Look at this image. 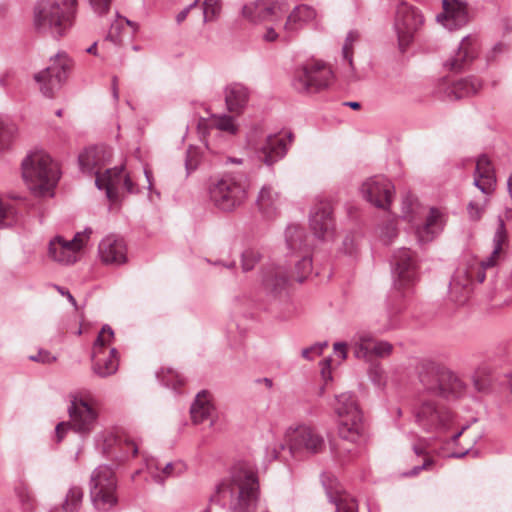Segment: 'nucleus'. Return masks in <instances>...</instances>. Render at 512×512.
<instances>
[{"label":"nucleus","instance_id":"69168bd1","mask_svg":"<svg viewBox=\"0 0 512 512\" xmlns=\"http://www.w3.org/2000/svg\"><path fill=\"white\" fill-rule=\"evenodd\" d=\"M199 0H194L191 4H189L187 7H185L182 11H180L176 16V21L178 24L183 22L186 17L188 16L191 9L197 6Z\"/></svg>","mask_w":512,"mask_h":512},{"label":"nucleus","instance_id":"4c0bfd02","mask_svg":"<svg viewBox=\"0 0 512 512\" xmlns=\"http://www.w3.org/2000/svg\"><path fill=\"white\" fill-rule=\"evenodd\" d=\"M374 337L369 332H359L354 338V356L358 359L371 360L373 357Z\"/></svg>","mask_w":512,"mask_h":512},{"label":"nucleus","instance_id":"473e14b6","mask_svg":"<svg viewBox=\"0 0 512 512\" xmlns=\"http://www.w3.org/2000/svg\"><path fill=\"white\" fill-rule=\"evenodd\" d=\"M443 214L436 208H431L425 223L417 229L419 242L427 243L432 241L443 229Z\"/></svg>","mask_w":512,"mask_h":512},{"label":"nucleus","instance_id":"13d9d810","mask_svg":"<svg viewBox=\"0 0 512 512\" xmlns=\"http://www.w3.org/2000/svg\"><path fill=\"white\" fill-rule=\"evenodd\" d=\"M93 11L102 16L109 12L112 0H89Z\"/></svg>","mask_w":512,"mask_h":512},{"label":"nucleus","instance_id":"7c9ffc66","mask_svg":"<svg viewBox=\"0 0 512 512\" xmlns=\"http://www.w3.org/2000/svg\"><path fill=\"white\" fill-rule=\"evenodd\" d=\"M507 240L505 224L502 218L498 219V227L493 236V249L489 256L480 261L483 269H490L496 267L503 259L504 251L503 244Z\"/></svg>","mask_w":512,"mask_h":512},{"label":"nucleus","instance_id":"58836bf2","mask_svg":"<svg viewBox=\"0 0 512 512\" xmlns=\"http://www.w3.org/2000/svg\"><path fill=\"white\" fill-rule=\"evenodd\" d=\"M187 470V466L180 460L166 462L162 468V473L156 474V483L164 484L165 480L170 477L182 475Z\"/></svg>","mask_w":512,"mask_h":512},{"label":"nucleus","instance_id":"603ef678","mask_svg":"<svg viewBox=\"0 0 512 512\" xmlns=\"http://www.w3.org/2000/svg\"><path fill=\"white\" fill-rule=\"evenodd\" d=\"M14 214L13 207L0 200V227L9 225L14 219Z\"/></svg>","mask_w":512,"mask_h":512},{"label":"nucleus","instance_id":"20e7f679","mask_svg":"<svg viewBox=\"0 0 512 512\" xmlns=\"http://www.w3.org/2000/svg\"><path fill=\"white\" fill-rule=\"evenodd\" d=\"M22 175L33 194L53 196V189L59 180V171L48 154L37 151L27 155L22 162Z\"/></svg>","mask_w":512,"mask_h":512},{"label":"nucleus","instance_id":"f3484780","mask_svg":"<svg viewBox=\"0 0 512 512\" xmlns=\"http://www.w3.org/2000/svg\"><path fill=\"white\" fill-rule=\"evenodd\" d=\"M426 389L446 399H455L461 397L465 393L464 382L451 370L439 368L435 373V380L427 383L422 380Z\"/></svg>","mask_w":512,"mask_h":512},{"label":"nucleus","instance_id":"37998d69","mask_svg":"<svg viewBox=\"0 0 512 512\" xmlns=\"http://www.w3.org/2000/svg\"><path fill=\"white\" fill-rule=\"evenodd\" d=\"M222 12V4L219 0H204L203 19L204 22H212L218 19Z\"/></svg>","mask_w":512,"mask_h":512},{"label":"nucleus","instance_id":"b1692460","mask_svg":"<svg viewBox=\"0 0 512 512\" xmlns=\"http://www.w3.org/2000/svg\"><path fill=\"white\" fill-rule=\"evenodd\" d=\"M481 264L475 270L471 271H458L457 275L450 282V295L458 303H463L469 294V285L472 280L478 283L484 282L486 278L485 271Z\"/></svg>","mask_w":512,"mask_h":512},{"label":"nucleus","instance_id":"39448f33","mask_svg":"<svg viewBox=\"0 0 512 512\" xmlns=\"http://www.w3.org/2000/svg\"><path fill=\"white\" fill-rule=\"evenodd\" d=\"M69 421L57 424L55 431L58 442L69 430L79 434L81 437H88L96 428L99 413L96 409V401L90 394H73L70 397L68 406Z\"/></svg>","mask_w":512,"mask_h":512},{"label":"nucleus","instance_id":"ea45409f","mask_svg":"<svg viewBox=\"0 0 512 512\" xmlns=\"http://www.w3.org/2000/svg\"><path fill=\"white\" fill-rule=\"evenodd\" d=\"M158 380L166 387L176 389L184 383L182 376L172 368H161L156 373Z\"/></svg>","mask_w":512,"mask_h":512},{"label":"nucleus","instance_id":"a18cd8bd","mask_svg":"<svg viewBox=\"0 0 512 512\" xmlns=\"http://www.w3.org/2000/svg\"><path fill=\"white\" fill-rule=\"evenodd\" d=\"M286 243L291 250L298 248V241H301L303 231L296 225L288 226L285 232Z\"/></svg>","mask_w":512,"mask_h":512},{"label":"nucleus","instance_id":"ddd939ff","mask_svg":"<svg viewBox=\"0 0 512 512\" xmlns=\"http://www.w3.org/2000/svg\"><path fill=\"white\" fill-rule=\"evenodd\" d=\"M392 267L395 289L399 291L408 289L417 281L418 262L410 249H398L393 255Z\"/></svg>","mask_w":512,"mask_h":512},{"label":"nucleus","instance_id":"09e8293b","mask_svg":"<svg viewBox=\"0 0 512 512\" xmlns=\"http://www.w3.org/2000/svg\"><path fill=\"white\" fill-rule=\"evenodd\" d=\"M259 259H260V254L256 250H253V249L245 250L242 253V259H241L243 270L244 271L252 270L254 268V266L256 265V263L259 261Z\"/></svg>","mask_w":512,"mask_h":512},{"label":"nucleus","instance_id":"412c9836","mask_svg":"<svg viewBox=\"0 0 512 512\" xmlns=\"http://www.w3.org/2000/svg\"><path fill=\"white\" fill-rule=\"evenodd\" d=\"M100 260L108 265H122L127 261V245L115 234L105 236L98 245Z\"/></svg>","mask_w":512,"mask_h":512},{"label":"nucleus","instance_id":"4d7b16f0","mask_svg":"<svg viewBox=\"0 0 512 512\" xmlns=\"http://www.w3.org/2000/svg\"><path fill=\"white\" fill-rule=\"evenodd\" d=\"M393 350L392 344L387 341H375L373 344V356L385 357L391 354Z\"/></svg>","mask_w":512,"mask_h":512},{"label":"nucleus","instance_id":"9d476101","mask_svg":"<svg viewBox=\"0 0 512 512\" xmlns=\"http://www.w3.org/2000/svg\"><path fill=\"white\" fill-rule=\"evenodd\" d=\"M92 233L93 230L87 227L84 231L77 232L71 240L55 236L49 242V256L60 264H74L79 260L80 252L87 245Z\"/></svg>","mask_w":512,"mask_h":512},{"label":"nucleus","instance_id":"3c124183","mask_svg":"<svg viewBox=\"0 0 512 512\" xmlns=\"http://www.w3.org/2000/svg\"><path fill=\"white\" fill-rule=\"evenodd\" d=\"M16 494L24 510L28 511L33 508V497L27 487L24 485L18 486Z\"/></svg>","mask_w":512,"mask_h":512},{"label":"nucleus","instance_id":"f8f14e48","mask_svg":"<svg viewBox=\"0 0 512 512\" xmlns=\"http://www.w3.org/2000/svg\"><path fill=\"white\" fill-rule=\"evenodd\" d=\"M422 23L423 16L418 9L404 2L397 6L394 28L402 52L412 42L414 34Z\"/></svg>","mask_w":512,"mask_h":512},{"label":"nucleus","instance_id":"cd10ccee","mask_svg":"<svg viewBox=\"0 0 512 512\" xmlns=\"http://www.w3.org/2000/svg\"><path fill=\"white\" fill-rule=\"evenodd\" d=\"M477 49L473 39L466 36L462 39L457 51L445 61L444 66L452 71H461L476 57Z\"/></svg>","mask_w":512,"mask_h":512},{"label":"nucleus","instance_id":"e2e57ef3","mask_svg":"<svg viewBox=\"0 0 512 512\" xmlns=\"http://www.w3.org/2000/svg\"><path fill=\"white\" fill-rule=\"evenodd\" d=\"M433 464V461L430 458H426L421 465L414 466L410 471L406 472V476H416L420 473V471L424 469H428Z\"/></svg>","mask_w":512,"mask_h":512},{"label":"nucleus","instance_id":"bb28decb","mask_svg":"<svg viewBox=\"0 0 512 512\" xmlns=\"http://www.w3.org/2000/svg\"><path fill=\"white\" fill-rule=\"evenodd\" d=\"M291 141V133L288 135V140L277 135H269L259 151V158L266 165H273L286 155L288 142L290 143Z\"/></svg>","mask_w":512,"mask_h":512},{"label":"nucleus","instance_id":"c03bdc74","mask_svg":"<svg viewBox=\"0 0 512 512\" xmlns=\"http://www.w3.org/2000/svg\"><path fill=\"white\" fill-rule=\"evenodd\" d=\"M359 39V33L357 31H350L345 39V42L342 47V56L343 59L348 62L351 70H354L353 66V45Z\"/></svg>","mask_w":512,"mask_h":512},{"label":"nucleus","instance_id":"de8ad7c7","mask_svg":"<svg viewBox=\"0 0 512 512\" xmlns=\"http://www.w3.org/2000/svg\"><path fill=\"white\" fill-rule=\"evenodd\" d=\"M116 16H117V18L111 24L110 29L107 33L106 39L111 41L114 44H119L121 41L120 32L123 29L124 25H123V21H122V16H120L119 14H116Z\"/></svg>","mask_w":512,"mask_h":512},{"label":"nucleus","instance_id":"f704fd0d","mask_svg":"<svg viewBox=\"0 0 512 512\" xmlns=\"http://www.w3.org/2000/svg\"><path fill=\"white\" fill-rule=\"evenodd\" d=\"M205 198L206 200L219 210L223 209L224 205V175L216 174L209 177L205 183Z\"/></svg>","mask_w":512,"mask_h":512},{"label":"nucleus","instance_id":"4be33fe9","mask_svg":"<svg viewBox=\"0 0 512 512\" xmlns=\"http://www.w3.org/2000/svg\"><path fill=\"white\" fill-rule=\"evenodd\" d=\"M285 3L273 2L271 0H254L242 8V15L252 23H260L273 20L277 11H284Z\"/></svg>","mask_w":512,"mask_h":512},{"label":"nucleus","instance_id":"393cba45","mask_svg":"<svg viewBox=\"0 0 512 512\" xmlns=\"http://www.w3.org/2000/svg\"><path fill=\"white\" fill-rule=\"evenodd\" d=\"M110 150L106 147H90L79 155V165L84 173L89 175H102L101 169L109 162Z\"/></svg>","mask_w":512,"mask_h":512},{"label":"nucleus","instance_id":"4468645a","mask_svg":"<svg viewBox=\"0 0 512 512\" xmlns=\"http://www.w3.org/2000/svg\"><path fill=\"white\" fill-rule=\"evenodd\" d=\"M249 91L241 83L226 87V134L236 135L241 127L240 117L248 103Z\"/></svg>","mask_w":512,"mask_h":512},{"label":"nucleus","instance_id":"7ed1b4c3","mask_svg":"<svg viewBox=\"0 0 512 512\" xmlns=\"http://www.w3.org/2000/svg\"><path fill=\"white\" fill-rule=\"evenodd\" d=\"M231 512H255L259 501V482L249 461H237L230 469Z\"/></svg>","mask_w":512,"mask_h":512},{"label":"nucleus","instance_id":"79ce46f5","mask_svg":"<svg viewBox=\"0 0 512 512\" xmlns=\"http://www.w3.org/2000/svg\"><path fill=\"white\" fill-rule=\"evenodd\" d=\"M16 131V126L9 119L0 117V150L9 145Z\"/></svg>","mask_w":512,"mask_h":512},{"label":"nucleus","instance_id":"8fccbe9b","mask_svg":"<svg viewBox=\"0 0 512 512\" xmlns=\"http://www.w3.org/2000/svg\"><path fill=\"white\" fill-rule=\"evenodd\" d=\"M335 505V512H358L356 501L348 496H339L335 501Z\"/></svg>","mask_w":512,"mask_h":512},{"label":"nucleus","instance_id":"338daca9","mask_svg":"<svg viewBox=\"0 0 512 512\" xmlns=\"http://www.w3.org/2000/svg\"><path fill=\"white\" fill-rule=\"evenodd\" d=\"M55 289L64 297L67 298V300L72 304V306L77 309V302L73 295L69 292V290L65 289L64 287L55 285Z\"/></svg>","mask_w":512,"mask_h":512},{"label":"nucleus","instance_id":"bf43d9fd","mask_svg":"<svg viewBox=\"0 0 512 512\" xmlns=\"http://www.w3.org/2000/svg\"><path fill=\"white\" fill-rule=\"evenodd\" d=\"M56 356L52 355L49 351L40 349L37 354L29 356V360L39 362L42 364H50L56 361Z\"/></svg>","mask_w":512,"mask_h":512},{"label":"nucleus","instance_id":"0eeeda50","mask_svg":"<svg viewBox=\"0 0 512 512\" xmlns=\"http://www.w3.org/2000/svg\"><path fill=\"white\" fill-rule=\"evenodd\" d=\"M332 79L329 66L320 61H309L295 69L292 86L299 93H316L327 88Z\"/></svg>","mask_w":512,"mask_h":512},{"label":"nucleus","instance_id":"c9c22d12","mask_svg":"<svg viewBox=\"0 0 512 512\" xmlns=\"http://www.w3.org/2000/svg\"><path fill=\"white\" fill-rule=\"evenodd\" d=\"M287 283L288 276L284 267H271L264 273L263 286L269 293H280L285 289Z\"/></svg>","mask_w":512,"mask_h":512},{"label":"nucleus","instance_id":"e433bc0d","mask_svg":"<svg viewBox=\"0 0 512 512\" xmlns=\"http://www.w3.org/2000/svg\"><path fill=\"white\" fill-rule=\"evenodd\" d=\"M482 87V82L475 77L460 79L449 88L450 98L461 99L476 94Z\"/></svg>","mask_w":512,"mask_h":512},{"label":"nucleus","instance_id":"a878e982","mask_svg":"<svg viewBox=\"0 0 512 512\" xmlns=\"http://www.w3.org/2000/svg\"><path fill=\"white\" fill-rule=\"evenodd\" d=\"M474 185L486 195H491L495 190L496 176L490 159L486 155H480L476 161L474 171Z\"/></svg>","mask_w":512,"mask_h":512},{"label":"nucleus","instance_id":"a211bd4d","mask_svg":"<svg viewBox=\"0 0 512 512\" xmlns=\"http://www.w3.org/2000/svg\"><path fill=\"white\" fill-rule=\"evenodd\" d=\"M360 191L362 196L375 207L389 209L394 195V186L384 176H373L362 184Z\"/></svg>","mask_w":512,"mask_h":512},{"label":"nucleus","instance_id":"2eb2a0df","mask_svg":"<svg viewBox=\"0 0 512 512\" xmlns=\"http://www.w3.org/2000/svg\"><path fill=\"white\" fill-rule=\"evenodd\" d=\"M290 452L296 454H317L325 446L323 437L312 427L300 425L287 431Z\"/></svg>","mask_w":512,"mask_h":512},{"label":"nucleus","instance_id":"774afa93","mask_svg":"<svg viewBox=\"0 0 512 512\" xmlns=\"http://www.w3.org/2000/svg\"><path fill=\"white\" fill-rule=\"evenodd\" d=\"M124 446L127 454L135 456L138 453V445L131 439H125Z\"/></svg>","mask_w":512,"mask_h":512},{"label":"nucleus","instance_id":"864d4df0","mask_svg":"<svg viewBox=\"0 0 512 512\" xmlns=\"http://www.w3.org/2000/svg\"><path fill=\"white\" fill-rule=\"evenodd\" d=\"M199 162H200V158H199L198 150L194 147H189V149L187 151V157L185 160V167H186L188 174L197 169Z\"/></svg>","mask_w":512,"mask_h":512},{"label":"nucleus","instance_id":"5701e85b","mask_svg":"<svg viewBox=\"0 0 512 512\" xmlns=\"http://www.w3.org/2000/svg\"><path fill=\"white\" fill-rule=\"evenodd\" d=\"M443 13L437 15L436 19L445 28L452 31L468 23L467 6L460 0H443Z\"/></svg>","mask_w":512,"mask_h":512},{"label":"nucleus","instance_id":"2f4dec72","mask_svg":"<svg viewBox=\"0 0 512 512\" xmlns=\"http://www.w3.org/2000/svg\"><path fill=\"white\" fill-rule=\"evenodd\" d=\"M316 17V11L313 7L301 4L291 11L284 24V30L287 33H295L302 29L306 24L313 21Z\"/></svg>","mask_w":512,"mask_h":512},{"label":"nucleus","instance_id":"c756f323","mask_svg":"<svg viewBox=\"0 0 512 512\" xmlns=\"http://www.w3.org/2000/svg\"><path fill=\"white\" fill-rule=\"evenodd\" d=\"M191 419L193 423L199 424L205 420L214 423L215 407L207 391L199 392L190 408Z\"/></svg>","mask_w":512,"mask_h":512},{"label":"nucleus","instance_id":"052dcab7","mask_svg":"<svg viewBox=\"0 0 512 512\" xmlns=\"http://www.w3.org/2000/svg\"><path fill=\"white\" fill-rule=\"evenodd\" d=\"M397 323L394 321L390 314H385L382 319H377V327L376 330L379 333L386 332L390 329L396 327Z\"/></svg>","mask_w":512,"mask_h":512},{"label":"nucleus","instance_id":"6e6d98bb","mask_svg":"<svg viewBox=\"0 0 512 512\" xmlns=\"http://www.w3.org/2000/svg\"><path fill=\"white\" fill-rule=\"evenodd\" d=\"M146 468L152 479L156 482V474L162 473V468L164 463L155 457H150L145 459Z\"/></svg>","mask_w":512,"mask_h":512},{"label":"nucleus","instance_id":"f03ea898","mask_svg":"<svg viewBox=\"0 0 512 512\" xmlns=\"http://www.w3.org/2000/svg\"><path fill=\"white\" fill-rule=\"evenodd\" d=\"M77 0H42L34 8L33 25L37 32L53 38L64 36L72 27Z\"/></svg>","mask_w":512,"mask_h":512},{"label":"nucleus","instance_id":"dca6fc26","mask_svg":"<svg viewBox=\"0 0 512 512\" xmlns=\"http://www.w3.org/2000/svg\"><path fill=\"white\" fill-rule=\"evenodd\" d=\"M99 190H105L111 201H116L121 192L136 193L138 190L123 166L106 169L95 178Z\"/></svg>","mask_w":512,"mask_h":512},{"label":"nucleus","instance_id":"1a4fd4ad","mask_svg":"<svg viewBox=\"0 0 512 512\" xmlns=\"http://www.w3.org/2000/svg\"><path fill=\"white\" fill-rule=\"evenodd\" d=\"M114 338V331L109 325H104L99 332L92 350V369L99 377L105 378L118 370L119 359L116 348H111L106 354L108 346Z\"/></svg>","mask_w":512,"mask_h":512},{"label":"nucleus","instance_id":"f257e3e1","mask_svg":"<svg viewBox=\"0 0 512 512\" xmlns=\"http://www.w3.org/2000/svg\"><path fill=\"white\" fill-rule=\"evenodd\" d=\"M334 410L340 418V423L339 440L334 444L333 450L336 457L344 459L356 453L357 448L365 441L363 416L351 393L336 396Z\"/></svg>","mask_w":512,"mask_h":512},{"label":"nucleus","instance_id":"680f3d73","mask_svg":"<svg viewBox=\"0 0 512 512\" xmlns=\"http://www.w3.org/2000/svg\"><path fill=\"white\" fill-rule=\"evenodd\" d=\"M223 487H224V482L223 481H220L216 487H215V492L214 494L211 495L210 497V506H213V505H218L220 507L223 506L222 504V499H223Z\"/></svg>","mask_w":512,"mask_h":512},{"label":"nucleus","instance_id":"5fc2aeb1","mask_svg":"<svg viewBox=\"0 0 512 512\" xmlns=\"http://www.w3.org/2000/svg\"><path fill=\"white\" fill-rule=\"evenodd\" d=\"M485 211V204L476 201H470L467 206V212L470 220L479 221Z\"/></svg>","mask_w":512,"mask_h":512},{"label":"nucleus","instance_id":"c85d7f7f","mask_svg":"<svg viewBox=\"0 0 512 512\" xmlns=\"http://www.w3.org/2000/svg\"><path fill=\"white\" fill-rule=\"evenodd\" d=\"M256 205L264 217H275L282 205V196L271 185H264L258 193Z\"/></svg>","mask_w":512,"mask_h":512},{"label":"nucleus","instance_id":"9b49d317","mask_svg":"<svg viewBox=\"0 0 512 512\" xmlns=\"http://www.w3.org/2000/svg\"><path fill=\"white\" fill-rule=\"evenodd\" d=\"M71 68L72 60L66 53H58L51 59V64L34 76L42 94L46 97H53L66 81Z\"/></svg>","mask_w":512,"mask_h":512},{"label":"nucleus","instance_id":"423d86ee","mask_svg":"<svg viewBox=\"0 0 512 512\" xmlns=\"http://www.w3.org/2000/svg\"><path fill=\"white\" fill-rule=\"evenodd\" d=\"M90 497L95 509L108 511L117 504V478L108 465L95 468L90 478Z\"/></svg>","mask_w":512,"mask_h":512},{"label":"nucleus","instance_id":"aec40b11","mask_svg":"<svg viewBox=\"0 0 512 512\" xmlns=\"http://www.w3.org/2000/svg\"><path fill=\"white\" fill-rule=\"evenodd\" d=\"M332 211V205L328 200H317L312 207L309 224L318 239H327L332 236L334 229Z\"/></svg>","mask_w":512,"mask_h":512},{"label":"nucleus","instance_id":"0e129e2a","mask_svg":"<svg viewBox=\"0 0 512 512\" xmlns=\"http://www.w3.org/2000/svg\"><path fill=\"white\" fill-rule=\"evenodd\" d=\"M334 353L341 359L347 358V344L345 342H336L333 345Z\"/></svg>","mask_w":512,"mask_h":512},{"label":"nucleus","instance_id":"6ab92c4d","mask_svg":"<svg viewBox=\"0 0 512 512\" xmlns=\"http://www.w3.org/2000/svg\"><path fill=\"white\" fill-rule=\"evenodd\" d=\"M198 129L207 149L214 154H221L224 144V116L213 114L207 118L202 117L198 122Z\"/></svg>","mask_w":512,"mask_h":512},{"label":"nucleus","instance_id":"49530a36","mask_svg":"<svg viewBox=\"0 0 512 512\" xmlns=\"http://www.w3.org/2000/svg\"><path fill=\"white\" fill-rule=\"evenodd\" d=\"M312 272V259L308 256L303 257L296 264L297 281L303 282Z\"/></svg>","mask_w":512,"mask_h":512},{"label":"nucleus","instance_id":"a19ab883","mask_svg":"<svg viewBox=\"0 0 512 512\" xmlns=\"http://www.w3.org/2000/svg\"><path fill=\"white\" fill-rule=\"evenodd\" d=\"M83 499V491L78 486H72L65 498L63 504L64 512H78Z\"/></svg>","mask_w":512,"mask_h":512},{"label":"nucleus","instance_id":"72a5a7b5","mask_svg":"<svg viewBox=\"0 0 512 512\" xmlns=\"http://www.w3.org/2000/svg\"><path fill=\"white\" fill-rule=\"evenodd\" d=\"M247 188V180L243 175H240L237 180L226 179V209L241 205L247 198Z\"/></svg>","mask_w":512,"mask_h":512},{"label":"nucleus","instance_id":"6e6552de","mask_svg":"<svg viewBox=\"0 0 512 512\" xmlns=\"http://www.w3.org/2000/svg\"><path fill=\"white\" fill-rule=\"evenodd\" d=\"M414 416L418 426L426 432H445L454 422L453 413L444 405L431 399L422 400L415 407Z\"/></svg>","mask_w":512,"mask_h":512}]
</instances>
